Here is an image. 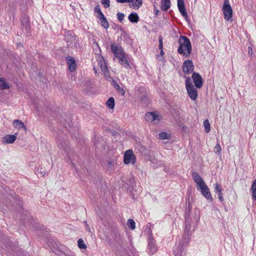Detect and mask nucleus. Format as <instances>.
I'll use <instances>...</instances> for the list:
<instances>
[{"instance_id": "nucleus-7", "label": "nucleus", "mask_w": 256, "mask_h": 256, "mask_svg": "<svg viewBox=\"0 0 256 256\" xmlns=\"http://www.w3.org/2000/svg\"><path fill=\"white\" fill-rule=\"evenodd\" d=\"M198 190H200L201 194L204 196L207 200H212V197L211 194L210 192L209 188L206 185V183L200 184L199 186L197 187Z\"/></svg>"}, {"instance_id": "nucleus-48", "label": "nucleus", "mask_w": 256, "mask_h": 256, "mask_svg": "<svg viewBox=\"0 0 256 256\" xmlns=\"http://www.w3.org/2000/svg\"><path fill=\"white\" fill-rule=\"evenodd\" d=\"M159 12H160V11L158 10L157 9L155 10V14L156 15L158 16V14Z\"/></svg>"}, {"instance_id": "nucleus-4", "label": "nucleus", "mask_w": 256, "mask_h": 256, "mask_svg": "<svg viewBox=\"0 0 256 256\" xmlns=\"http://www.w3.org/2000/svg\"><path fill=\"white\" fill-rule=\"evenodd\" d=\"M185 83L188 96L192 100H195L198 97V92L192 84L191 79L190 77L186 78Z\"/></svg>"}, {"instance_id": "nucleus-13", "label": "nucleus", "mask_w": 256, "mask_h": 256, "mask_svg": "<svg viewBox=\"0 0 256 256\" xmlns=\"http://www.w3.org/2000/svg\"><path fill=\"white\" fill-rule=\"evenodd\" d=\"M145 118L148 122H152L156 120H160L159 116L154 112H147L146 114Z\"/></svg>"}, {"instance_id": "nucleus-18", "label": "nucleus", "mask_w": 256, "mask_h": 256, "mask_svg": "<svg viewBox=\"0 0 256 256\" xmlns=\"http://www.w3.org/2000/svg\"><path fill=\"white\" fill-rule=\"evenodd\" d=\"M128 18L132 23H137L139 21V16L136 12H132L130 14Z\"/></svg>"}, {"instance_id": "nucleus-11", "label": "nucleus", "mask_w": 256, "mask_h": 256, "mask_svg": "<svg viewBox=\"0 0 256 256\" xmlns=\"http://www.w3.org/2000/svg\"><path fill=\"white\" fill-rule=\"evenodd\" d=\"M66 60L68 66V68L72 72H74L76 70V62L74 59L70 56H68L66 58Z\"/></svg>"}, {"instance_id": "nucleus-32", "label": "nucleus", "mask_w": 256, "mask_h": 256, "mask_svg": "<svg viewBox=\"0 0 256 256\" xmlns=\"http://www.w3.org/2000/svg\"><path fill=\"white\" fill-rule=\"evenodd\" d=\"M158 136L160 140H168L169 138V136L165 132L159 133Z\"/></svg>"}, {"instance_id": "nucleus-27", "label": "nucleus", "mask_w": 256, "mask_h": 256, "mask_svg": "<svg viewBox=\"0 0 256 256\" xmlns=\"http://www.w3.org/2000/svg\"><path fill=\"white\" fill-rule=\"evenodd\" d=\"M8 88V85L5 82L4 80L2 78H0V89L5 90Z\"/></svg>"}, {"instance_id": "nucleus-38", "label": "nucleus", "mask_w": 256, "mask_h": 256, "mask_svg": "<svg viewBox=\"0 0 256 256\" xmlns=\"http://www.w3.org/2000/svg\"><path fill=\"white\" fill-rule=\"evenodd\" d=\"M162 37L161 36H158V48L160 50H162L163 49V42H162Z\"/></svg>"}, {"instance_id": "nucleus-36", "label": "nucleus", "mask_w": 256, "mask_h": 256, "mask_svg": "<svg viewBox=\"0 0 256 256\" xmlns=\"http://www.w3.org/2000/svg\"><path fill=\"white\" fill-rule=\"evenodd\" d=\"M108 164L109 168L114 166L116 164V161L114 159H108Z\"/></svg>"}, {"instance_id": "nucleus-49", "label": "nucleus", "mask_w": 256, "mask_h": 256, "mask_svg": "<svg viewBox=\"0 0 256 256\" xmlns=\"http://www.w3.org/2000/svg\"><path fill=\"white\" fill-rule=\"evenodd\" d=\"M93 69L94 70V72L96 74L97 72V71H96V69L95 68V66H94Z\"/></svg>"}, {"instance_id": "nucleus-10", "label": "nucleus", "mask_w": 256, "mask_h": 256, "mask_svg": "<svg viewBox=\"0 0 256 256\" xmlns=\"http://www.w3.org/2000/svg\"><path fill=\"white\" fill-rule=\"evenodd\" d=\"M68 140L64 138H60L58 140V143L60 149L63 150L66 153H68L70 150Z\"/></svg>"}, {"instance_id": "nucleus-46", "label": "nucleus", "mask_w": 256, "mask_h": 256, "mask_svg": "<svg viewBox=\"0 0 256 256\" xmlns=\"http://www.w3.org/2000/svg\"><path fill=\"white\" fill-rule=\"evenodd\" d=\"M84 222L86 224V230H88L89 232H90V228L88 227V226L87 224V222L86 221H84Z\"/></svg>"}, {"instance_id": "nucleus-22", "label": "nucleus", "mask_w": 256, "mask_h": 256, "mask_svg": "<svg viewBox=\"0 0 256 256\" xmlns=\"http://www.w3.org/2000/svg\"><path fill=\"white\" fill-rule=\"evenodd\" d=\"M184 248L183 246L180 244L174 250L175 256H181L182 254Z\"/></svg>"}, {"instance_id": "nucleus-1", "label": "nucleus", "mask_w": 256, "mask_h": 256, "mask_svg": "<svg viewBox=\"0 0 256 256\" xmlns=\"http://www.w3.org/2000/svg\"><path fill=\"white\" fill-rule=\"evenodd\" d=\"M178 42L180 46L178 48V52L183 54L185 57L189 56L192 50L190 40L186 36H180Z\"/></svg>"}, {"instance_id": "nucleus-28", "label": "nucleus", "mask_w": 256, "mask_h": 256, "mask_svg": "<svg viewBox=\"0 0 256 256\" xmlns=\"http://www.w3.org/2000/svg\"><path fill=\"white\" fill-rule=\"evenodd\" d=\"M94 10V12L97 13L98 14V18L104 16L103 13L102 12L100 8V6L98 4L96 5L95 6Z\"/></svg>"}, {"instance_id": "nucleus-9", "label": "nucleus", "mask_w": 256, "mask_h": 256, "mask_svg": "<svg viewBox=\"0 0 256 256\" xmlns=\"http://www.w3.org/2000/svg\"><path fill=\"white\" fill-rule=\"evenodd\" d=\"M192 78L195 86L198 88H200L203 85V80L202 76L197 72H194L192 74Z\"/></svg>"}, {"instance_id": "nucleus-8", "label": "nucleus", "mask_w": 256, "mask_h": 256, "mask_svg": "<svg viewBox=\"0 0 256 256\" xmlns=\"http://www.w3.org/2000/svg\"><path fill=\"white\" fill-rule=\"evenodd\" d=\"M194 68V66L192 60H185L183 63L182 71L186 74L191 73Z\"/></svg>"}, {"instance_id": "nucleus-29", "label": "nucleus", "mask_w": 256, "mask_h": 256, "mask_svg": "<svg viewBox=\"0 0 256 256\" xmlns=\"http://www.w3.org/2000/svg\"><path fill=\"white\" fill-rule=\"evenodd\" d=\"M128 228L133 230L136 228V223L132 219H129L128 221Z\"/></svg>"}, {"instance_id": "nucleus-34", "label": "nucleus", "mask_w": 256, "mask_h": 256, "mask_svg": "<svg viewBox=\"0 0 256 256\" xmlns=\"http://www.w3.org/2000/svg\"><path fill=\"white\" fill-rule=\"evenodd\" d=\"M101 3L105 8H108L110 6V0H101Z\"/></svg>"}, {"instance_id": "nucleus-23", "label": "nucleus", "mask_w": 256, "mask_h": 256, "mask_svg": "<svg viewBox=\"0 0 256 256\" xmlns=\"http://www.w3.org/2000/svg\"><path fill=\"white\" fill-rule=\"evenodd\" d=\"M100 20V24L102 26H103L105 28H108L110 25L109 23L106 20L104 16H103L100 18H99Z\"/></svg>"}, {"instance_id": "nucleus-42", "label": "nucleus", "mask_w": 256, "mask_h": 256, "mask_svg": "<svg viewBox=\"0 0 256 256\" xmlns=\"http://www.w3.org/2000/svg\"><path fill=\"white\" fill-rule=\"evenodd\" d=\"M218 199L220 201V202H222L223 200H224V198H223V197H222V192H219L218 193Z\"/></svg>"}, {"instance_id": "nucleus-35", "label": "nucleus", "mask_w": 256, "mask_h": 256, "mask_svg": "<svg viewBox=\"0 0 256 256\" xmlns=\"http://www.w3.org/2000/svg\"><path fill=\"white\" fill-rule=\"evenodd\" d=\"M222 191V186L218 183L215 184L214 192H221Z\"/></svg>"}, {"instance_id": "nucleus-16", "label": "nucleus", "mask_w": 256, "mask_h": 256, "mask_svg": "<svg viewBox=\"0 0 256 256\" xmlns=\"http://www.w3.org/2000/svg\"><path fill=\"white\" fill-rule=\"evenodd\" d=\"M170 7V0H161L160 9L163 11H166Z\"/></svg>"}, {"instance_id": "nucleus-6", "label": "nucleus", "mask_w": 256, "mask_h": 256, "mask_svg": "<svg viewBox=\"0 0 256 256\" xmlns=\"http://www.w3.org/2000/svg\"><path fill=\"white\" fill-rule=\"evenodd\" d=\"M136 162V156L131 150H126L124 156V162L126 164H134Z\"/></svg>"}, {"instance_id": "nucleus-40", "label": "nucleus", "mask_w": 256, "mask_h": 256, "mask_svg": "<svg viewBox=\"0 0 256 256\" xmlns=\"http://www.w3.org/2000/svg\"><path fill=\"white\" fill-rule=\"evenodd\" d=\"M190 222H189L188 218H186V228L188 229L190 228Z\"/></svg>"}, {"instance_id": "nucleus-45", "label": "nucleus", "mask_w": 256, "mask_h": 256, "mask_svg": "<svg viewBox=\"0 0 256 256\" xmlns=\"http://www.w3.org/2000/svg\"><path fill=\"white\" fill-rule=\"evenodd\" d=\"M95 46H96V48H98V50H96V52H97V53L100 52V46H99L98 44V43H96Z\"/></svg>"}, {"instance_id": "nucleus-21", "label": "nucleus", "mask_w": 256, "mask_h": 256, "mask_svg": "<svg viewBox=\"0 0 256 256\" xmlns=\"http://www.w3.org/2000/svg\"><path fill=\"white\" fill-rule=\"evenodd\" d=\"M13 125L16 128H22L25 130H26V126H24V123L20 120H14L13 122Z\"/></svg>"}, {"instance_id": "nucleus-30", "label": "nucleus", "mask_w": 256, "mask_h": 256, "mask_svg": "<svg viewBox=\"0 0 256 256\" xmlns=\"http://www.w3.org/2000/svg\"><path fill=\"white\" fill-rule=\"evenodd\" d=\"M204 126L205 128V132L206 133L209 132L210 130V124L208 120H206L204 122Z\"/></svg>"}, {"instance_id": "nucleus-14", "label": "nucleus", "mask_w": 256, "mask_h": 256, "mask_svg": "<svg viewBox=\"0 0 256 256\" xmlns=\"http://www.w3.org/2000/svg\"><path fill=\"white\" fill-rule=\"evenodd\" d=\"M192 177L194 182L196 184L197 187L205 183L201 176L196 172H193Z\"/></svg>"}, {"instance_id": "nucleus-15", "label": "nucleus", "mask_w": 256, "mask_h": 256, "mask_svg": "<svg viewBox=\"0 0 256 256\" xmlns=\"http://www.w3.org/2000/svg\"><path fill=\"white\" fill-rule=\"evenodd\" d=\"M142 0H129L128 3H132L130 7L134 10H138L142 4Z\"/></svg>"}, {"instance_id": "nucleus-26", "label": "nucleus", "mask_w": 256, "mask_h": 256, "mask_svg": "<svg viewBox=\"0 0 256 256\" xmlns=\"http://www.w3.org/2000/svg\"><path fill=\"white\" fill-rule=\"evenodd\" d=\"M106 106L110 109L114 107V100L113 98H110L106 102Z\"/></svg>"}, {"instance_id": "nucleus-5", "label": "nucleus", "mask_w": 256, "mask_h": 256, "mask_svg": "<svg viewBox=\"0 0 256 256\" xmlns=\"http://www.w3.org/2000/svg\"><path fill=\"white\" fill-rule=\"evenodd\" d=\"M222 10L224 20L229 21L232 15V10L230 4L229 0H224Z\"/></svg>"}, {"instance_id": "nucleus-25", "label": "nucleus", "mask_w": 256, "mask_h": 256, "mask_svg": "<svg viewBox=\"0 0 256 256\" xmlns=\"http://www.w3.org/2000/svg\"><path fill=\"white\" fill-rule=\"evenodd\" d=\"M21 21L22 26L26 30H28L30 28L28 18L27 16H24Z\"/></svg>"}, {"instance_id": "nucleus-51", "label": "nucleus", "mask_w": 256, "mask_h": 256, "mask_svg": "<svg viewBox=\"0 0 256 256\" xmlns=\"http://www.w3.org/2000/svg\"><path fill=\"white\" fill-rule=\"evenodd\" d=\"M41 172V174H42V176H44V174H46V172H44V174H43V170H42V172Z\"/></svg>"}, {"instance_id": "nucleus-24", "label": "nucleus", "mask_w": 256, "mask_h": 256, "mask_svg": "<svg viewBox=\"0 0 256 256\" xmlns=\"http://www.w3.org/2000/svg\"><path fill=\"white\" fill-rule=\"evenodd\" d=\"M250 190L252 193V199L254 200H256V180L252 183Z\"/></svg>"}, {"instance_id": "nucleus-41", "label": "nucleus", "mask_w": 256, "mask_h": 256, "mask_svg": "<svg viewBox=\"0 0 256 256\" xmlns=\"http://www.w3.org/2000/svg\"><path fill=\"white\" fill-rule=\"evenodd\" d=\"M118 91L122 96H124L125 94V91L122 88H120Z\"/></svg>"}, {"instance_id": "nucleus-31", "label": "nucleus", "mask_w": 256, "mask_h": 256, "mask_svg": "<svg viewBox=\"0 0 256 256\" xmlns=\"http://www.w3.org/2000/svg\"><path fill=\"white\" fill-rule=\"evenodd\" d=\"M78 244L80 249H85L86 248V244H84V241L82 238H80L78 240Z\"/></svg>"}, {"instance_id": "nucleus-17", "label": "nucleus", "mask_w": 256, "mask_h": 256, "mask_svg": "<svg viewBox=\"0 0 256 256\" xmlns=\"http://www.w3.org/2000/svg\"><path fill=\"white\" fill-rule=\"evenodd\" d=\"M16 140V136L14 135H6L2 140L6 144H12Z\"/></svg>"}, {"instance_id": "nucleus-47", "label": "nucleus", "mask_w": 256, "mask_h": 256, "mask_svg": "<svg viewBox=\"0 0 256 256\" xmlns=\"http://www.w3.org/2000/svg\"><path fill=\"white\" fill-rule=\"evenodd\" d=\"M164 52L163 51V49L162 50H160V55L162 56H164Z\"/></svg>"}, {"instance_id": "nucleus-37", "label": "nucleus", "mask_w": 256, "mask_h": 256, "mask_svg": "<svg viewBox=\"0 0 256 256\" xmlns=\"http://www.w3.org/2000/svg\"><path fill=\"white\" fill-rule=\"evenodd\" d=\"M222 150L220 144H218L214 148V152L216 154H220Z\"/></svg>"}, {"instance_id": "nucleus-19", "label": "nucleus", "mask_w": 256, "mask_h": 256, "mask_svg": "<svg viewBox=\"0 0 256 256\" xmlns=\"http://www.w3.org/2000/svg\"><path fill=\"white\" fill-rule=\"evenodd\" d=\"M98 60L99 61L98 64L100 65L102 70L106 71V70H107V67L106 64L103 59V58L100 55H98Z\"/></svg>"}, {"instance_id": "nucleus-43", "label": "nucleus", "mask_w": 256, "mask_h": 256, "mask_svg": "<svg viewBox=\"0 0 256 256\" xmlns=\"http://www.w3.org/2000/svg\"><path fill=\"white\" fill-rule=\"evenodd\" d=\"M118 3L129 2V0H116Z\"/></svg>"}, {"instance_id": "nucleus-50", "label": "nucleus", "mask_w": 256, "mask_h": 256, "mask_svg": "<svg viewBox=\"0 0 256 256\" xmlns=\"http://www.w3.org/2000/svg\"><path fill=\"white\" fill-rule=\"evenodd\" d=\"M41 172V174H42V176H44V174H46V172H44V174H43V170H42V172Z\"/></svg>"}, {"instance_id": "nucleus-12", "label": "nucleus", "mask_w": 256, "mask_h": 256, "mask_svg": "<svg viewBox=\"0 0 256 256\" xmlns=\"http://www.w3.org/2000/svg\"><path fill=\"white\" fill-rule=\"evenodd\" d=\"M178 7L180 14L184 18H187L188 14L185 8L184 0H178Z\"/></svg>"}, {"instance_id": "nucleus-20", "label": "nucleus", "mask_w": 256, "mask_h": 256, "mask_svg": "<svg viewBox=\"0 0 256 256\" xmlns=\"http://www.w3.org/2000/svg\"><path fill=\"white\" fill-rule=\"evenodd\" d=\"M157 250V248L152 242H149L148 245V252L150 254L152 255Z\"/></svg>"}, {"instance_id": "nucleus-33", "label": "nucleus", "mask_w": 256, "mask_h": 256, "mask_svg": "<svg viewBox=\"0 0 256 256\" xmlns=\"http://www.w3.org/2000/svg\"><path fill=\"white\" fill-rule=\"evenodd\" d=\"M116 16L118 21L122 22L124 19V14L122 12H118L117 13Z\"/></svg>"}, {"instance_id": "nucleus-3", "label": "nucleus", "mask_w": 256, "mask_h": 256, "mask_svg": "<svg viewBox=\"0 0 256 256\" xmlns=\"http://www.w3.org/2000/svg\"><path fill=\"white\" fill-rule=\"evenodd\" d=\"M111 50L116 57L119 60L121 64L124 66L125 68H130L129 62L120 46H118L115 44H112Z\"/></svg>"}, {"instance_id": "nucleus-2", "label": "nucleus", "mask_w": 256, "mask_h": 256, "mask_svg": "<svg viewBox=\"0 0 256 256\" xmlns=\"http://www.w3.org/2000/svg\"><path fill=\"white\" fill-rule=\"evenodd\" d=\"M111 50L116 57L119 60L121 64L124 66L125 68H130L129 62L120 46H118L115 44H112Z\"/></svg>"}, {"instance_id": "nucleus-44", "label": "nucleus", "mask_w": 256, "mask_h": 256, "mask_svg": "<svg viewBox=\"0 0 256 256\" xmlns=\"http://www.w3.org/2000/svg\"><path fill=\"white\" fill-rule=\"evenodd\" d=\"M248 54L250 56H252V48L250 47H248Z\"/></svg>"}, {"instance_id": "nucleus-39", "label": "nucleus", "mask_w": 256, "mask_h": 256, "mask_svg": "<svg viewBox=\"0 0 256 256\" xmlns=\"http://www.w3.org/2000/svg\"><path fill=\"white\" fill-rule=\"evenodd\" d=\"M112 83H113V86H114V88L116 90H118L120 88V86L118 85V84L115 81V80H113L112 81Z\"/></svg>"}]
</instances>
